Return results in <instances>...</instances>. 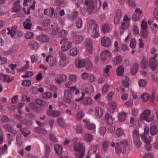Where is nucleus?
Instances as JSON below:
<instances>
[{
	"mask_svg": "<svg viewBox=\"0 0 158 158\" xmlns=\"http://www.w3.org/2000/svg\"><path fill=\"white\" fill-rule=\"evenodd\" d=\"M88 27V31L92 37L96 38L99 36L98 26L94 20L93 19L89 20Z\"/></svg>",
	"mask_w": 158,
	"mask_h": 158,
	"instance_id": "f257e3e1",
	"label": "nucleus"
},
{
	"mask_svg": "<svg viewBox=\"0 0 158 158\" xmlns=\"http://www.w3.org/2000/svg\"><path fill=\"white\" fill-rule=\"evenodd\" d=\"M84 3L87 6V10L90 14L94 9H98L101 6L100 0H85Z\"/></svg>",
	"mask_w": 158,
	"mask_h": 158,
	"instance_id": "f03ea898",
	"label": "nucleus"
},
{
	"mask_svg": "<svg viewBox=\"0 0 158 158\" xmlns=\"http://www.w3.org/2000/svg\"><path fill=\"white\" fill-rule=\"evenodd\" d=\"M149 128L148 127H145L144 128V131L143 134L141 135L142 140L145 144V148L147 151H149L151 148V145L150 143L152 141V138L149 136L148 137V135Z\"/></svg>",
	"mask_w": 158,
	"mask_h": 158,
	"instance_id": "7ed1b4c3",
	"label": "nucleus"
},
{
	"mask_svg": "<svg viewBox=\"0 0 158 158\" xmlns=\"http://www.w3.org/2000/svg\"><path fill=\"white\" fill-rule=\"evenodd\" d=\"M73 149L75 151L79 152V153H75L76 158H83L85 152V148L83 144L78 143L75 144Z\"/></svg>",
	"mask_w": 158,
	"mask_h": 158,
	"instance_id": "20e7f679",
	"label": "nucleus"
},
{
	"mask_svg": "<svg viewBox=\"0 0 158 158\" xmlns=\"http://www.w3.org/2000/svg\"><path fill=\"white\" fill-rule=\"evenodd\" d=\"M117 146L115 147V150L117 153L119 154L121 152L125 153L126 150V148L128 146V143L126 140L121 141L120 144L116 143Z\"/></svg>",
	"mask_w": 158,
	"mask_h": 158,
	"instance_id": "39448f33",
	"label": "nucleus"
},
{
	"mask_svg": "<svg viewBox=\"0 0 158 158\" xmlns=\"http://www.w3.org/2000/svg\"><path fill=\"white\" fill-rule=\"evenodd\" d=\"M68 40L67 38H65L61 39L60 41V44L62 45L60 49L63 52L68 51L72 47V43L70 41H68Z\"/></svg>",
	"mask_w": 158,
	"mask_h": 158,
	"instance_id": "423d86ee",
	"label": "nucleus"
},
{
	"mask_svg": "<svg viewBox=\"0 0 158 158\" xmlns=\"http://www.w3.org/2000/svg\"><path fill=\"white\" fill-rule=\"evenodd\" d=\"M151 111L149 110H144L141 114L140 119L141 120H145L147 122H150L153 119V116L150 117Z\"/></svg>",
	"mask_w": 158,
	"mask_h": 158,
	"instance_id": "0eeeda50",
	"label": "nucleus"
},
{
	"mask_svg": "<svg viewBox=\"0 0 158 158\" xmlns=\"http://www.w3.org/2000/svg\"><path fill=\"white\" fill-rule=\"evenodd\" d=\"M157 55V54L156 53L150 60L149 66L151 69L153 71L156 70L157 67V62L155 59Z\"/></svg>",
	"mask_w": 158,
	"mask_h": 158,
	"instance_id": "6e6552de",
	"label": "nucleus"
},
{
	"mask_svg": "<svg viewBox=\"0 0 158 158\" xmlns=\"http://www.w3.org/2000/svg\"><path fill=\"white\" fill-rule=\"evenodd\" d=\"M46 61L47 62H49V65L51 67L55 66L57 62L56 57H53L52 55L47 56L46 59Z\"/></svg>",
	"mask_w": 158,
	"mask_h": 158,
	"instance_id": "1a4fd4ad",
	"label": "nucleus"
},
{
	"mask_svg": "<svg viewBox=\"0 0 158 158\" xmlns=\"http://www.w3.org/2000/svg\"><path fill=\"white\" fill-rule=\"evenodd\" d=\"M111 40L108 37L104 36L101 39V44L104 47H109L111 46Z\"/></svg>",
	"mask_w": 158,
	"mask_h": 158,
	"instance_id": "9d476101",
	"label": "nucleus"
},
{
	"mask_svg": "<svg viewBox=\"0 0 158 158\" xmlns=\"http://www.w3.org/2000/svg\"><path fill=\"white\" fill-rule=\"evenodd\" d=\"M157 126V123L156 122H152L151 124L150 132L152 135H155L158 133Z\"/></svg>",
	"mask_w": 158,
	"mask_h": 158,
	"instance_id": "9b49d317",
	"label": "nucleus"
},
{
	"mask_svg": "<svg viewBox=\"0 0 158 158\" xmlns=\"http://www.w3.org/2000/svg\"><path fill=\"white\" fill-rule=\"evenodd\" d=\"M67 77L65 74H60L57 76V78H55V82L61 84L63 82L67 81Z\"/></svg>",
	"mask_w": 158,
	"mask_h": 158,
	"instance_id": "f8f14e48",
	"label": "nucleus"
},
{
	"mask_svg": "<svg viewBox=\"0 0 158 158\" xmlns=\"http://www.w3.org/2000/svg\"><path fill=\"white\" fill-rule=\"evenodd\" d=\"M107 56H108L109 57L111 58L112 55V53L108 50L102 51L100 53V59L103 61H105L106 59V57Z\"/></svg>",
	"mask_w": 158,
	"mask_h": 158,
	"instance_id": "ddd939ff",
	"label": "nucleus"
},
{
	"mask_svg": "<svg viewBox=\"0 0 158 158\" xmlns=\"http://www.w3.org/2000/svg\"><path fill=\"white\" fill-rule=\"evenodd\" d=\"M23 26L24 28L28 30L31 29L32 23L31 18L30 16L28 18L26 19L25 21L23 23Z\"/></svg>",
	"mask_w": 158,
	"mask_h": 158,
	"instance_id": "4468645a",
	"label": "nucleus"
},
{
	"mask_svg": "<svg viewBox=\"0 0 158 158\" xmlns=\"http://www.w3.org/2000/svg\"><path fill=\"white\" fill-rule=\"evenodd\" d=\"M37 40L40 42L47 43L49 41V37L44 34H42L37 37Z\"/></svg>",
	"mask_w": 158,
	"mask_h": 158,
	"instance_id": "2eb2a0df",
	"label": "nucleus"
},
{
	"mask_svg": "<svg viewBox=\"0 0 158 158\" xmlns=\"http://www.w3.org/2000/svg\"><path fill=\"white\" fill-rule=\"evenodd\" d=\"M0 79L4 82H10L13 80L14 78L13 77H10L8 75L1 74Z\"/></svg>",
	"mask_w": 158,
	"mask_h": 158,
	"instance_id": "dca6fc26",
	"label": "nucleus"
},
{
	"mask_svg": "<svg viewBox=\"0 0 158 158\" xmlns=\"http://www.w3.org/2000/svg\"><path fill=\"white\" fill-rule=\"evenodd\" d=\"M83 121L86 123L85 124V127L86 128L89 130H92L94 132H95L96 126L94 124L90 123L89 122L85 119H83Z\"/></svg>",
	"mask_w": 158,
	"mask_h": 158,
	"instance_id": "f3484780",
	"label": "nucleus"
},
{
	"mask_svg": "<svg viewBox=\"0 0 158 158\" xmlns=\"http://www.w3.org/2000/svg\"><path fill=\"white\" fill-rule=\"evenodd\" d=\"M103 114V110L102 108L100 107H97L95 109V115L98 118H101Z\"/></svg>",
	"mask_w": 158,
	"mask_h": 158,
	"instance_id": "a211bd4d",
	"label": "nucleus"
},
{
	"mask_svg": "<svg viewBox=\"0 0 158 158\" xmlns=\"http://www.w3.org/2000/svg\"><path fill=\"white\" fill-rule=\"evenodd\" d=\"M85 45L87 51L90 53L92 52V44L91 40L89 39H87L85 40Z\"/></svg>",
	"mask_w": 158,
	"mask_h": 158,
	"instance_id": "6ab92c4d",
	"label": "nucleus"
},
{
	"mask_svg": "<svg viewBox=\"0 0 158 158\" xmlns=\"http://www.w3.org/2000/svg\"><path fill=\"white\" fill-rule=\"evenodd\" d=\"M47 113L49 116L55 117L59 116L60 115V112L59 111L55 110H48Z\"/></svg>",
	"mask_w": 158,
	"mask_h": 158,
	"instance_id": "aec40b11",
	"label": "nucleus"
},
{
	"mask_svg": "<svg viewBox=\"0 0 158 158\" xmlns=\"http://www.w3.org/2000/svg\"><path fill=\"white\" fill-rule=\"evenodd\" d=\"M7 30L8 31L7 32V34L10 35V36L11 38H13L16 33V26H13L11 29L10 28L8 27L7 28Z\"/></svg>",
	"mask_w": 158,
	"mask_h": 158,
	"instance_id": "412c9836",
	"label": "nucleus"
},
{
	"mask_svg": "<svg viewBox=\"0 0 158 158\" xmlns=\"http://www.w3.org/2000/svg\"><path fill=\"white\" fill-rule=\"evenodd\" d=\"M105 119L107 123L109 125H111L113 124V119L111 115L108 113L106 114L105 116Z\"/></svg>",
	"mask_w": 158,
	"mask_h": 158,
	"instance_id": "4be33fe9",
	"label": "nucleus"
},
{
	"mask_svg": "<svg viewBox=\"0 0 158 158\" xmlns=\"http://www.w3.org/2000/svg\"><path fill=\"white\" fill-rule=\"evenodd\" d=\"M54 9L52 7H51L49 8L45 9L44 10V13L45 15L49 16L52 17L54 13Z\"/></svg>",
	"mask_w": 158,
	"mask_h": 158,
	"instance_id": "5701e85b",
	"label": "nucleus"
},
{
	"mask_svg": "<svg viewBox=\"0 0 158 158\" xmlns=\"http://www.w3.org/2000/svg\"><path fill=\"white\" fill-rule=\"evenodd\" d=\"M85 64V60L84 59H79L75 63V66L78 69L83 67Z\"/></svg>",
	"mask_w": 158,
	"mask_h": 158,
	"instance_id": "b1692460",
	"label": "nucleus"
},
{
	"mask_svg": "<svg viewBox=\"0 0 158 158\" xmlns=\"http://www.w3.org/2000/svg\"><path fill=\"white\" fill-rule=\"evenodd\" d=\"M3 127L6 131H8L9 132L13 133L14 134L16 133V132L14 131L12 127L9 124H4L3 125Z\"/></svg>",
	"mask_w": 158,
	"mask_h": 158,
	"instance_id": "393cba45",
	"label": "nucleus"
},
{
	"mask_svg": "<svg viewBox=\"0 0 158 158\" xmlns=\"http://www.w3.org/2000/svg\"><path fill=\"white\" fill-rule=\"evenodd\" d=\"M68 19L71 21H74L78 16V13L75 11H73L71 13L68 15Z\"/></svg>",
	"mask_w": 158,
	"mask_h": 158,
	"instance_id": "a878e982",
	"label": "nucleus"
},
{
	"mask_svg": "<svg viewBox=\"0 0 158 158\" xmlns=\"http://www.w3.org/2000/svg\"><path fill=\"white\" fill-rule=\"evenodd\" d=\"M83 40V37L81 35H77L75 36L73 39V43L77 44L81 43Z\"/></svg>",
	"mask_w": 158,
	"mask_h": 158,
	"instance_id": "bb28decb",
	"label": "nucleus"
},
{
	"mask_svg": "<svg viewBox=\"0 0 158 158\" xmlns=\"http://www.w3.org/2000/svg\"><path fill=\"white\" fill-rule=\"evenodd\" d=\"M54 150L56 153L58 155H60L62 153L63 148L62 146L58 144H56L54 146Z\"/></svg>",
	"mask_w": 158,
	"mask_h": 158,
	"instance_id": "cd10ccee",
	"label": "nucleus"
},
{
	"mask_svg": "<svg viewBox=\"0 0 158 158\" xmlns=\"http://www.w3.org/2000/svg\"><path fill=\"white\" fill-rule=\"evenodd\" d=\"M139 69V66L137 63H135L132 66L131 70V73L132 75H135Z\"/></svg>",
	"mask_w": 158,
	"mask_h": 158,
	"instance_id": "c85d7f7f",
	"label": "nucleus"
},
{
	"mask_svg": "<svg viewBox=\"0 0 158 158\" xmlns=\"http://www.w3.org/2000/svg\"><path fill=\"white\" fill-rule=\"evenodd\" d=\"M126 114L125 113L121 112L118 115V120L120 122L124 121L126 118Z\"/></svg>",
	"mask_w": 158,
	"mask_h": 158,
	"instance_id": "c756f323",
	"label": "nucleus"
},
{
	"mask_svg": "<svg viewBox=\"0 0 158 158\" xmlns=\"http://www.w3.org/2000/svg\"><path fill=\"white\" fill-rule=\"evenodd\" d=\"M106 129L104 126H100L98 129V133L101 135L103 136L106 133Z\"/></svg>",
	"mask_w": 158,
	"mask_h": 158,
	"instance_id": "7c9ffc66",
	"label": "nucleus"
},
{
	"mask_svg": "<svg viewBox=\"0 0 158 158\" xmlns=\"http://www.w3.org/2000/svg\"><path fill=\"white\" fill-rule=\"evenodd\" d=\"M124 71V69L123 66L121 65H119L117 69L116 72L118 76H121L123 74Z\"/></svg>",
	"mask_w": 158,
	"mask_h": 158,
	"instance_id": "2f4dec72",
	"label": "nucleus"
},
{
	"mask_svg": "<svg viewBox=\"0 0 158 158\" xmlns=\"http://www.w3.org/2000/svg\"><path fill=\"white\" fill-rule=\"evenodd\" d=\"M78 52L79 51L77 48H73L70 50L69 54L72 56H75L78 54Z\"/></svg>",
	"mask_w": 158,
	"mask_h": 158,
	"instance_id": "473e14b6",
	"label": "nucleus"
},
{
	"mask_svg": "<svg viewBox=\"0 0 158 158\" xmlns=\"http://www.w3.org/2000/svg\"><path fill=\"white\" fill-rule=\"evenodd\" d=\"M28 45L31 48L34 49H37L39 47L38 43L34 41L30 42L28 44Z\"/></svg>",
	"mask_w": 158,
	"mask_h": 158,
	"instance_id": "72a5a7b5",
	"label": "nucleus"
},
{
	"mask_svg": "<svg viewBox=\"0 0 158 158\" xmlns=\"http://www.w3.org/2000/svg\"><path fill=\"white\" fill-rule=\"evenodd\" d=\"M92 101L93 100L91 98L87 97L83 99L82 103L85 105H89L92 104Z\"/></svg>",
	"mask_w": 158,
	"mask_h": 158,
	"instance_id": "f704fd0d",
	"label": "nucleus"
},
{
	"mask_svg": "<svg viewBox=\"0 0 158 158\" xmlns=\"http://www.w3.org/2000/svg\"><path fill=\"white\" fill-rule=\"evenodd\" d=\"M85 140L87 142H91L93 139L92 135L89 133H85L84 135Z\"/></svg>",
	"mask_w": 158,
	"mask_h": 158,
	"instance_id": "c9c22d12",
	"label": "nucleus"
},
{
	"mask_svg": "<svg viewBox=\"0 0 158 158\" xmlns=\"http://www.w3.org/2000/svg\"><path fill=\"white\" fill-rule=\"evenodd\" d=\"M44 148L45 151V156L46 158H48L50 152V149L49 146L47 144L44 146Z\"/></svg>",
	"mask_w": 158,
	"mask_h": 158,
	"instance_id": "e433bc0d",
	"label": "nucleus"
},
{
	"mask_svg": "<svg viewBox=\"0 0 158 158\" xmlns=\"http://www.w3.org/2000/svg\"><path fill=\"white\" fill-rule=\"evenodd\" d=\"M122 59L120 56H117L114 58L112 60L113 64L117 65L120 63L122 61Z\"/></svg>",
	"mask_w": 158,
	"mask_h": 158,
	"instance_id": "4c0bfd02",
	"label": "nucleus"
},
{
	"mask_svg": "<svg viewBox=\"0 0 158 158\" xmlns=\"http://www.w3.org/2000/svg\"><path fill=\"white\" fill-rule=\"evenodd\" d=\"M109 106L110 110H115L116 109L117 107L116 103L113 101H111L109 103Z\"/></svg>",
	"mask_w": 158,
	"mask_h": 158,
	"instance_id": "58836bf2",
	"label": "nucleus"
},
{
	"mask_svg": "<svg viewBox=\"0 0 158 158\" xmlns=\"http://www.w3.org/2000/svg\"><path fill=\"white\" fill-rule=\"evenodd\" d=\"M147 84V81L145 79H140L139 80V85L140 87H145Z\"/></svg>",
	"mask_w": 158,
	"mask_h": 158,
	"instance_id": "ea45409f",
	"label": "nucleus"
},
{
	"mask_svg": "<svg viewBox=\"0 0 158 158\" xmlns=\"http://www.w3.org/2000/svg\"><path fill=\"white\" fill-rule=\"evenodd\" d=\"M57 123L59 126L62 128H64L65 126V124L64 120L62 118H60L57 120Z\"/></svg>",
	"mask_w": 158,
	"mask_h": 158,
	"instance_id": "a19ab883",
	"label": "nucleus"
},
{
	"mask_svg": "<svg viewBox=\"0 0 158 158\" xmlns=\"http://www.w3.org/2000/svg\"><path fill=\"white\" fill-rule=\"evenodd\" d=\"M130 24L129 22H122L120 26L121 28L123 29H127L129 27Z\"/></svg>",
	"mask_w": 158,
	"mask_h": 158,
	"instance_id": "79ce46f5",
	"label": "nucleus"
},
{
	"mask_svg": "<svg viewBox=\"0 0 158 158\" xmlns=\"http://www.w3.org/2000/svg\"><path fill=\"white\" fill-rule=\"evenodd\" d=\"M149 95L148 93H145L142 94L141 98L143 102H146L149 99Z\"/></svg>",
	"mask_w": 158,
	"mask_h": 158,
	"instance_id": "37998d69",
	"label": "nucleus"
},
{
	"mask_svg": "<svg viewBox=\"0 0 158 158\" xmlns=\"http://www.w3.org/2000/svg\"><path fill=\"white\" fill-rule=\"evenodd\" d=\"M64 98H71L72 94L71 91L67 89H65L64 91Z\"/></svg>",
	"mask_w": 158,
	"mask_h": 158,
	"instance_id": "c03bdc74",
	"label": "nucleus"
},
{
	"mask_svg": "<svg viewBox=\"0 0 158 158\" xmlns=\"http://www.w3.org/2000/svg\"><path fill=\"white\" fill-rule=\"evenodd\" d=\"M148 65V64L147 61L144 59H143L140 62V66L142 69L147 68Z\"/></svg>",
	"mask_w": 158,
	"mask_h": 158,
	"instance_id": "a18cd8bd",
	"label": "nucleus"
},
{
	"mask_svg": "<svg viewBox=\"0 0 158 158\" xmlns=\"http://www.w3.org/2000/svg\"><path fill=\"white\" fill-rule=\"evenodd\" d=\"M110 27L108 24H105L102 25V30L104 33H107L109 31Z\"/></svg>",
	"mask_w": 158,
	"mask_h": 158,
	"instance_id": "49530a36",
	"label": "nucleus"
},
{
	"mask_svg": "<svg viewBox=\"0 0 158 158\" xmlns=\"http://www.w3.org/2000/svg\"><path fill=\"white\" fill-rule=\"evenodd\" d=\"M111 66L110 65H107L106 66L105 69L103 70V74L106 77H108L109 76V69Z\"/></svg>",
	"mask_w": 158,
	"mask_h": 158,
	"instance_id": "de8ad7c7",
	"label": "nucleus"
},
{
	"mask_svg": "<svg viewBox=\"0 0 158 158\" xmlns=\"http://www.w3.org/2000/svg\"><path fill=\"white\" fill-rule=\"evenodd\" d=\"M110 145V143L107 140L104 141L102 144L103 149L104 151H106L108 147Z\"/></svg>",
	"mask_w": 158,
	"mask_h": 158,
	"instance_id": "09e8293b",
	"label": "nucleus"
},
{
	"mask_svg": "<svg viewBox=\"0 0 158 158\" xmlns=\"http://www.w3.org/2000/svg\"><path fill=\"white\" fill-rule=\"evenodd\" d=\"M35 131L37 133L44 135H45L47 133V131L46 130L40 127L36 128Z\"/></svg>",
	"mask_w": 158,
	"mask_h": 158,
	"instance_id": "8fccbe9b",
	"label": "nucleus"
},
{
	"mask_svg": "<svg viewBox=\"0 0 158 158\" xmlns=\"http://www.w3.org/2000/svg\"><path fill=\"white\" fill-rule=\"evenodd\" d=\"M26 64L21 69H19V71L20 72H23L25 70H27L29 68V61L26 60L25 61Z\"/></svg>",
	"mask_w": 158,
	"mask_h": 158,
	"instance_id": "3c124183",
	"label": "nucleus"
},
{
	"mask_svg": "<svg viewBox=\"0 0 158 158\" xmlns=\"http://www.w3.org/2000/svg\"><path fill=\"white\" fill-rule=\"evenodd\" d=\"M31 81L29 80H25L22 81L21 85H22L28 87L31 85Z\"/></svg>",
	"mask_w": 158,
	"mask_h": 158,
	"instance_id": "603ef678",
	"label": "nucleus"
},
{
	"mask_svg": "<svg viewBox=\"0 0 158 158\" xmlns=\"http://www.w3.org/2000/svg\"><path fill=\"white\" fill-rule=\"evenodd\" d=\"M69 81L73 82H75L77 81V77L76 75L72 74L70 75L69 77Z\"/></svg>",
	"mask_w": 158,
	"mask_h": 158,
	"instance_id": "864d4df0",
	"label": "nucleus"
},
{
	"mask_svg": "<svg viewBox=\"0 0 158 158\" xmlns=\"http://www.w3.org/2000/svg\"><path fill=\"white\" fill-rule=\"evenodd\" d=\"M34 73L32 72L27 71L24 75H22V77L24 78H28L32 76Z\"/></svg>",
	"mask_w": 158,
	"mask_h": 158,
	"instance_id": "5fc2aeb1",
	"label": "nucleus"
},
{
	"mask_svg": "<svg viewBox=\"0 0 158 158\" xmlns=\"http://www.w3.org/2000/svg\"><path fill=\"white\" fill-rule=\"evenodd\" d=\"M133 137L134 140L139 139L138 131L136 129H135L133 132Z\"/></svg>",
	"mask_w": 158,
	"mask_h": 158,
	"instance_id": "6e6d98bb",
	"label": "nucleus"
},
{
	"mask_svg": "<svg viewBox=\"0 0 158 158\" xmlns=\"http://www.w3.org/2000/svg\"><path fill=\"white\" fill-rule=\"evenodd\" d=\"M52 96V94L50 92H45L42 94L43 98L46 99L50 98Z\"/></svg>",
	"mask_w": 158,
	"mask_h": 158,
	"instance_id": "4d7b16f0",
	"label": "nucleus"
},
{
	"mask_svg": "<svg viewBox=\"0 0 158 158\" xmlns=\"http://www.w3.org/2000/svg\"><path fill=\"white\" fill-rule=\"evenodd\" d=\"M68 34V32L65 30H61L59 34V36L60 38L64 37Z\"/></svg>",
	"mask_w": 158,
	"mask_h": 158,
	"instance_id": "13d9d810",
	"label": "nucleus"
},
{
	"mask_svg": "<svg viewBox=\"0 0 158 158\" xmlns=\"http://www.w3.org/2000/svg\"><path fill=\"white\" fill-rule=\"evenodd\" d=\"M140 33L141 36L144 38L146 39L148 36V31L147 30H142L141 31Z\"/></svg>",
	"mask_w": 158,
	"mask_h": 158,
	"instance_id": "bf43d9fd",
	"label": "nucleus"
},
{
	"mask_svg": "<svg viewBox=\"0 0 158 158\" xmlns=\"http://www.w3.org/2000/svg\"><path fill=\"white\" fill-rule=\"evenodd\" d=\"M20 131L21 132L22 134L24 135V137H27V135L31 133V131H29L27 133H26L27 129L25 128H23L20 129Z\"/></svg>",
	"mask_w": 158,
	"mask_h": 158,
	"instance_id": "052dcab7",
	"label": "nucleus"
},
{
	"mask_svg": "<svg viewBox=\"0 0 158 158\" xmlns=\"http://www.w3.org/2000/svg\"><path fill=\"white\" fill-rule=\"evenodd\" d=\"M58 54L60 58V60H66V56L65 53L62 52L60 51L59 52Z\"/></svg>",
	"mask_w": 158,
	"mask_h": 158,
	"instance_id": "680f3d73",
	"label": "nucleus"
},
{
	"mask_svg": "<svg viewBox=\"0 0 158 158\" xmlns=\"http://www.w3.org/2000/svg\"><path fill=\"white\" fill-rule=\"evenodd\" d=\"M84 114L82 111H79L77 114V118L78 120H81L83 118Z\"/></svg>",
	"mask_w": 158,
	"mask_h": 158,
	"instance_id": "e2e57ef3",
	"label": "nucleus"
},
{
	"mask_svg": "<svg viewBox=\"0 0 158 158\" xmlns=\"http://www.w3.org/2000/svg\"><path fill=\"white\" fill-rule=\"evenodd\" d=\"M76 25L78 28H81L82 26V21L81 19H78L76 21Z\"/></svg>",
	"mask_w": 158,
	"mask_h": 158,
	"instance_id": "0e129e2a",
	"label": "nucleus"
},
{
	"mask_svg": "<svg viewBox=\"0 0 158 158\" xmlns=\"http://www.w3.org/2000/svg\"><path fill=\"white\" fill-rule=\"evenodd\" d=\"M51 23L50 20L46 19L43 21V24L44 27H49L50 26Z\"/></svg>",
	"mask_w": 158,
	"mask_h": 158,
	"instance_id": "69168bd1",
	"label": "nucleus"
},
{
	"mask_svg": "<svg viewBox=\"0 0 158 158\" xmlns=\"http://www.w3.org/2000/svg\"><path fill=\"white\" fill-rule=\"evenodd\" d=\"M141 27L142 30H147L148 27L147 22L144 20L142 21L141 24Z\"/></svg>",
	"mask_w": 158,
	"mask_h": 158,
	"instance_id": "338daca9",
	"label": "nucleus"
},
{
	"mask_svg": "<svg viewBox=\"0 0 158 158\" xmlns=\"http://www.w3.org/2000/svg\"><path fill=\"white\" fill-rule=\"evenodd\" d=\"M136 45V41L135 39H131L130 43V47L132 48H135Z\"/></svg>",
	"mask_w": 158,
	"mask_h": 158,
	"instance_id": "774afa93",
	"label": "nucleus"
}]
</instances>
